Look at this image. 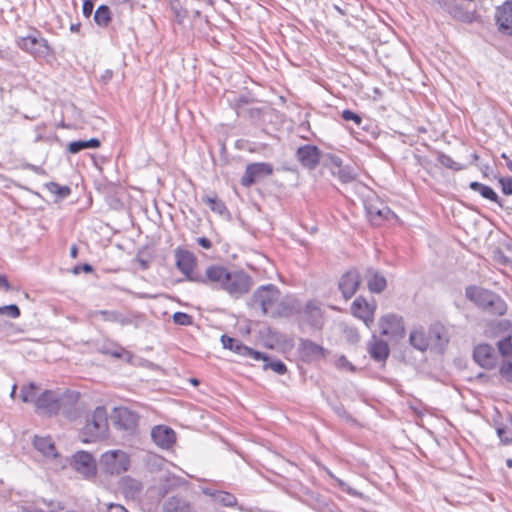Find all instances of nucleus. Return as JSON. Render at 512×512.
<instances>
[{"label": "nucleus", "mask_w": 512, "mask_h": 512, "mask_svg": "<svg viewBox=\"0 0 512 512\" xmlns=\"http://www.w3.org/2000/svg\"><path fill=\"white\" fill-rule=\"evenodd\" d=\"M465 296L479 309L490 315L503 316L507 311V304L504 299L488 289L469 286L465 290Z\"/></svg>", "instance_id": "f257e3e1"}, {"label": "nucleus", "mask_w": 512, "mask_h": 512, "mask_svg": "<svg viewBox=\"0 0 512 512\" xmlns=\"http://www.w3.org/2000/svg\"><path fill=\"white\" fill-rule=\"evenodd\" d=\"M108 415L103 406H98L86 418V424L82 429V441L84 443L96 442L108 436Z\"/></svg>", "instance_id": "f03ea898"}, {"label": "nucleus", "mask_w": 512, "mask_h": 512, "mask_svg": "<svg viewBox=\"0 0 512 512\" xmlns=\"http://www.w3.org/2000/svg\"><path fill=\"white\" fill-rule=\"evenodd\" d=\"M16 45L34 58H46L53 53L47 39L36 29H33L26 36L17 37Z\"/></svg>", "instance_id": "7ed1b4c3"}, {"label": "nucleus", "mask_w": 512, "mask_h": 512, "mask_svg": "<svg viewBox=\"0 0 512 512\" xmlns=\"http://www.w3.org/2000/svg\"><path fill=\"white\" fill-rule=\"evenodd\" d=\"M281 295L280 290L273 284L258 287L252 295L251 305L260 308L264 315L272 316Z\"/></svg>", "instance_id": "20e7f679"}, {"label": "nucleus", "mask_w": 512, "mask_h": 512, "mask_svg": "<svg viewBox=\"0 0 512 512\" xmlns=\"http://www.w3.org/2000/svg\"><path fill=\"white\" fill-rule=\"evenodd\" d=\"M100 465L106 474L119 475L129 469L130 459L122 450H111L102 454Z\"/></svg>", "instance_id": "39448f33"}, {"label": "nucleus", "mask_w": 512, "mask_h": 512, "mask_svg": "<svg viewBox=\"0 0 512 512\" xmlns=\"http://www.w3.org/2000/svg\"><path fill=\"white\" fill-rule=\"evenodd\" d=\"M253 285V280L244 270H230L225 292L234 299L247 294Z\"/></svg>", "instance_id": "423d86ee"}, {"label": "nucleus", "mask_w": 512, "mask_h": 512, "mask_svg": "<svg viewBox=\"0 0 512 512\" xmlns=\"http://www.w3.org/2000/svg\"><path fill=\"white\" fill-rule=\"evenodd\" d=\"M64 401V396L55 391L46 390L35 400L36 412L48 416L55 415L61 410Z\"/></svg>", "instance_id": "0eeeda50"}, {"label": "nucleus", "mask_w": 512, "mask_h": 512, "mask_svg": "<svg viewBox=\"0 0 512 512\" xmlns=\"http://www.w3.org/2000/svg\"><path fill=\"white\" fill-rule=\"evenodd\" d=\"M230 270L222 265H210L202 277H195L196 283L209 285L214 289L225 291Z\"/></svg>", "instance_id": "6e6552de"}, {"label": "nucleus", "mask_w": 512, "mask_h": 512, "mask_svg": "<svg viewBox=\"0 0 512 512\" xmlns=\"http://www.w3.org/2000/svg\"><path fill=\"white\" fill-rule=\"evenodd\" d=\"M365 210L370 223L374 226H380L384 221L397 218V215L378 199L366 200Z\"/></svg>", "instance_id": "1a4fd4ad"}, {"label": "nucleus", "mask_w": 512, "mask_h": 512, "mask_svg": "<svg viewBox=\"0 0 512 512\" xmlns=\"http://www.w3.org/2000/svg\"><path fill=\"white\" fill-rule=\"evenodd\" d=\"M72 467L85 479H93L97 474V465L92 454L86 451H78L72 457Z\"/></svg>", "instance_id": "9d476101"}, {"label": "nucleus", "mask_w": 512, "mask_h": 512, "mask_svg": "<svg viewBox=\"0 0 512 512\" xmlns=\"http://www.w3.org/2000/svg\"><path fill=\"white\" fill-rule=\"evenodd\" d=\"M273 173V166L270 163L258 162L246 166L244 175L241 178V185L250 187L257 181Z\"/></svg>", "instance_id": "9b49d317"}, {"label": "nucleus", "mask_w": 512, "mask_h": 512, "mask_svg": "<svg viewBox=\"0 0 512 512\" xmlns=\"http://www.w3.org/2000/svg\"><path fill=\"white\" fill-rule=\"evenodd\" d=\"M381 334L390 338H402L405 335L403 318L396 314H387L379 321Z\"/></svg>", "instance_id": "f8f14e48"}, {"label": "nucleus", "mask_w": 512, "mask_h": 512, "mask_svg": "<svg viewBox=\"0 0 512 512\" xmlns=\"http://www.w3.org/2000/svg\"><path fill=\"white\" fill-rule=\"evenodd\" d=\"M175 259L177 268L189 281L196 282L195 277H202V274L193 272L196 266V258L193 253L188 250L177 249L175 251Z\"/></svg>", "instance_id": "ddd939ff"}, {"label": "nucleus", "mask_w": 512, "mask_h": 512, "mask_svg": "<svg viewBox=\"0 0 512 512\" xmlns=\"http://www.w3.org/2000/svg\"><path fill=\"white\" fill-rule=\"evenodd\" d=\"M321 156V150L315 145L306 144L296 151L297 160L309 170H314L319 165Z\"/></svg>", "instance_id": "4468645a"}, {"label": "nucleus", "mask_w": 512, "mask_h": 512, "mask_svg": "<svg viewBox=\"0 0 512 512\" xmlns=\"http://www.w3.org/2000/svg\"><path fill=\"white\" fill-rule=\"evenodd\" d=\"M361 283L360 273L356 269L348 270L339 280L338 287L343 297L348 300L354 296Z\"/></svg>", "instance_id": "2eb2a0df"}, {"label": "nucleus", "mask_w": 512, "mask_h": 512, "mask_svg": "<svg viewBox=\"0 0 512 512\" xmlns=\"http://www.w3.org/2000/svg\"><path fill=\"white\" fill-rule=\"evenodd\" d=\"M473 358L477 364L485 369H492L497 364V354L489 344H479L474 348Z\"/></svg>", "instance_id": "dca6fc26"}, {"label": "nucleus", "mask_w": 512, "mask_h": 512, "mask_svg": "<svg viewBox=\"0 0 512 512\" xmlns=\"http://www.w3.org/2000/svg\"><path fill=\"white\" fill-rule=\"evenodd\" d=\"M300 311L301 305L294 296L286 295L282 297L280 295L271 317H290L292 315L298 314Z\"/></svg>", "instance_id": "f3484780"}, {"label": "nucleus", "mask_w": 512, "mask_h": 512, "mask_svg": "<svg viewBox=\"0 0 512 512\" xmlns=\"http://www.w3.org/2000/svg\"><path fill=\"white\" fill-rule=\"evenodd\" d=\"M299 353L306 362L318 361L327 356V350L308 339H301L299 344Z\"/></svg>", "instance_id": "a211bd4d"}, {"label": "nucleus", "mask_w": 512, "mask_h": 512, "mask_svg": "<svg viewBox=\"0 0 512 512\" xmlns=\"http://www.w3.org/2000/svg\"><path fill=\"white\" fill-rule=\"evenodd\" d=\"M495 20L501 33L512 35V1H505L496 8Z\"/></svg>", "instance_id": "6ab92c4d"}, {"label": "nucleus", "mask_w": 512, "mask_h": 512, "mask_svg": "<svg viewBox=\"0 0 512 512\" xmlns=\"http://www.w3.org/2000/svg\"><path fill=\"white\" fill-rule=\"evenodd\" d=\"M153 442L162 449H170L176 442L175 431L164 425L155 426L151 431Z\"/></svg>", "instance_id": "aec40b11"}, {"label": "nucleus", "mask_w": 512, "mask_h": 512, "mask_svg": "<svg viewBox=\"0 0 512 512\" xmlns=\"http://www.w3.org/2000/svg\"><path fill=\"white\" fill-rule=\"evenodd\" d=\"M115 425L119 429L134 431L138 426L139 416L128 408L115 409Z\"/></svg>", "instance_id": "412c9836"}, {"label": "nucleus", "mask_w": 512, "mask_h": 512, "mask_svg": "<svg viewBox=\"0 0 512 512\" xmlns=\"http://www.w3.org/2000/svg\"><path fill=\"white\" fill-rule=\"evenodd\" d=\"M352 314L366 325L373 322L374 308L363 297L356 298L351 305Z\"/></svg>", "instance_id": "4be33fe9"}, {"label": "nucleus", "mask_w": 512, "mask_h": 512, "mask_svg": "<svg viewBox=\"0 0 512 512\" xmlns=\"http://www.w3.org/2000/svg\"><path fill=\"white\" fill-rule=\"evenodd\" d=\"M120 489L126 499H139L143 490L142 483L130 476H125L120 481Z\"/></svg>", "instance_id": "5701e85b"}, {"label": "nucleus", "mask_w": 512, "mask_h": 512, "mask_svg": "<svg viewBox=\"0 0 512 512\" xmlns=\"http://www.w3.org/2000/svg\"><path fill=\"white\" fill-rule=\"evenodd\" d=\"M368 352L371 358L377 362L385 361L390 354L388 344L384 340L378 339L376 336H373L372 340L369 342Z\"/></svg>", "instance_id": "b1692460"}, {"label": "nucleus", "mask_w": 512, "mask_h": 512, "mask_svg": "<svg viewBox=\"0 0 512 512\" xmlns=\"http://www.w3.org/2000/svg\"><path fill=\"white\" fill-rule=\"evenodd\" d=\"M163 512H197L196 508L189 501L179 498L170 497L163 504Z\"/></svg>", "instance_id": "393cba45"}, {"label": "nucleus", "mask_w": 512, "mask_h": 512, "mask_svg": "<svg viewBox=\"0 0 512 512\" xmlns=\"http://www.w3.org/2000/svg\"><path fill=\"white\" fill-rule=\"evenodd\" d=\"M204 494L210 496L215 503L224 507H234L237 505V498L232 493L221 490L205 489Z\"/></svg>", "instance_id": "a878e982"}, {"label": "nucleus", "mask_w": 512, "mask_h": 512, "mask_svg": "<svg viewBox=\"0 0 512 512\" xmlns=\"http://www.w3.org/2000/svg\"><path fill=\"white\" fill-rule=\"evenodd\" d=\"M33 445L45 457L56 458L58 456L54 442L49 436H35L33 440Z\"/></svg>", "instance_id": "bb28decb"}, {"label": "nucleus", "mask_w": 512, "mask_h": 512, "mask_svg": "<svg viewBox=\"0 0 512 512\" xmlns=\"http://www.w3.org/2000/svg\"><path fill=\"white\" fill-rule=\"evenodd\" d=\"M409 343L415 349L424 352L430 346V339L422 328H416L410 332Z\"/></svg>", "instance_id": "cd10ccee"}, {"label": "nucleus", "mask_w": 512, "mask_h": 512, "mask_svg": "<svg viewBox=\"0 0 512 512\" xmlns=\"http://www.w3.org/2000/svg\"><path fill=\"white\" fill-rule=\"evenodd\" d=\"M367 286L372 293H381L387 286L386 278L375 270H368Z\"/></svg>", "instance_id": "c85d7f7f"}, {"label": "nucleus", "mask_w": 512, "mask_h": 512, "mask_svg": "<svg viewBox=\"0 0 512 512\" xmlns=\"http://www.w3.org/2000/svg\"><path fill=\"white\" fill-rule=\"evenodd\" d=\"M469 186L473 191L478 192L483 198L495 202L499 206H502L497 193L490 186L476 181L471 182Z\"/></svg>", "instance_id": "c756f323"}, {"label": "nucleus", "mask_w": 512, "mask_h": 512, "mask_svg": "<svg viewBox=\"0 0 512 512\" xmlns=\"http://www.w3.org/2000/svg\"><path fill=\"white\" fill-rule=\"evenodd\" d=\"M430 341H434L435 345L439 348H443L449 341L446 329L440 325L435 324L430 327Z\"/></svg>", "instance_id": "7c9ffc66"}, {"label": "nucleus", "mask_w": 512, "mask_h": 512, "mask_svg": "<svg viewBox=\"0 0 512 512\" xmlns=\"http://www.w3.org/2000/svg\"><path fill=\"white\" fill-rule=\"evenodd\" d=\"M100 146V141L97 138H91L89 140H78L70 142L68 145V151L71 154L79 153L84 149H94Z\"/></svg>", "instance_id": "2f4dec72"}, {"label": "nucleus", "mask_w": 512, "mask_h": 512, "mask_svg": "<svg viewBox=\"0 0 512 512\" xmlns=\"http://www.w3.org/2000/svg\"><path fill=\"white\" fill-rule=\"evenodd\" d=\"M235 353L243 357L251 358L255 361L268 360V356L250 347L245 346L242 342L239 344V346L235 347Z\"/></svg>", "instance_id": "473e14b6"}, {"label": "nucleus", "mask_w": 512, "mask_h": 512, "mask_svg": "<svg viewBox=\"0 0 512 512\" xmlns=\"http://www.w3.org/2000/svg\"><path fill=\"white\" fill-rule=\"evenodd\" d=\"M202 202L206 204L211 211L223 215L227 212V208L222 200H220L216 195L210 196L206 195L202 197Z\"/></svg>", "instance_id": "72a5a7b5"}, {"label": "nucleus", "mask_w": 512, "mask_h": 512, "mask_svg": "<svg viewBox=\"0 0 512 512\" xmlns=\"http://www.w3.org/2000/svg\"><path fill=\"white\" fill-rule=\"evenodd\" d=\"M111 11L107 5H100L94 13V21L100 27H107L111 22Z\"/></svg>", "instance_id": "f704fd0d"}, {"label": "nucleus", "mask_w": 512, "mask_h": 512, "mask_svg": "<svg viewBox=\"0 0 512 512\" xmlns=\"http://www.w3.org/2000/svg\"><path fill=\"white\" fill-rule=\"evenodd\" d=\"M38 389V386L34 382L24 385L20 391L21 400L25 403L33 402L35 404V400L38 398L36 397Z\"/></svg>", "instance_id": "c9c22d12"}, {"label": "nucleus", "mask_w": 512, "mask_h": 512, "mask_svg": "<svg viewBox=\"0 0 512 512\" xmlns=\"http://www.w3.org/2000/svg\"><path fill=\"white\" fill-rule=\"evenodd\" d=\"M45 188L51 193L57 196V200L67 198L71 194L69 186H61L56 182H49L45 184Z\"/></svg>", "instance_id": "e433bc0d"}, {"label": "nucleus", "mask_w": 512, "mask_h": 512, "mask_svg": "<svg viewBox=\"0 0 512 512\" xmlns=\"http://www.w3.org/2000/svg\"><path fill=\"white\" fill-rule=\"evenodd\" d=\"M305 313L309 315L312 320V324L316 327H320L321 310L315 301H309L305 305Z\"/></svg>", "instance_id": "4c0bfd02"}, {"label": "nucleus", "mask_w": 512, "mask_h": 512, "mask_svg": "<svg viewBox=\"0 0 512 512\" xmlns=\"http://www.w3.org/2000/svg\"><path fill=\"white\" fill-rule=\"evenodd\" d=\"M94 316H101L104 321L107 322H120L121 324H125L123 316L117 311L110 310H99L93 313Z\"/></svg>", "instance_id": "58836bf2"}, {"label": "nucleus", "mask_w": 512, "mask_h": 512, "mask_svg": "<svg viewBox=\"0 0 512 512\" xmlns=\"http://www.w3.org/2000/svg\"><path fill=\"white\" fill-rule=\"evenodd\" d=\"M263 362H264V365H263L264 370L271 369L272 371L276 372L279 375H283L287 371L286 365L281 360L270 359L268 357V360L263 361Z\"/></svg>", "instance_id": "ea45409f"}, {"label": "nucleus", "mask_w": 512, "mask_h": 512, "mask_svg": "<svg viewBox=\"0 0 512 512\" xmlns=\"http://www.w3.org/2000/svg\"><path fill=\"white\" fill-rule=\"evenodd\" d=\"M496 432L503 444L508 445L512 443V424L499 425L496 428Z\"/></svg>", "instance_id": "a19ab883"}, {"label": "nucleus", "mask_w": 512, "mask_h": 512, "mask_svg": "<svg viewBox=\"0 0 512 512\" xmlns=\"http://www.w3.org/2000/svg\"><path fill=\"white\" fill-rule=\"evenodd\" d=\"M437 160L442 166L448 169L454 171H459L462 169V166L459 163L455 162L449 155H446L443 152L437 153Z\"/></svg>", "instance_id": "79ce46f5"}, {"label": "nucleus", "mask_w": 512, "mask_h": 512, "mask_svg": "<svg viewBox=\"0 0 512 512\" xmlns=\"http://www.w3.org/2000/svg\"><path fill=\"white\" fill-rule=\"evenodd\" d=\"M171 11L173 12L175 21L179 24H182L184 19L187 16L186 10L182 8L178 1H171L170 3Z\"/></svg>", "instance_id": "37998d69"}, {"label": "nucleus", "mask_w": 512, "mask_h": 512, "mask_svg": "<svg viewBox=\"0 0 512 512\" xmlns=\"http://www.w3.org/2000/svg\"><path fill=\"white\" fill-rule=\"evenodd\" d=\"M498 351L502 356H508L512 354V340L511 336H507L497 343Z\"/></svg>", "instance_id": "c03bdc74"}, {"label": "nucleus", "mask_w": 512, "mask_h": 512, "mask_svg": "<svg viewBox=\"0 0 512 512\" xmlns=\"http://www.w3.org/2000/svg\"><path fill=\"white\" fill-rule=\"evenodd\" d=\"M173 322L181 326H190L193 324V317L184 312H175L172 316Z\"/></svg>", "instance_id": "a18cd8bd"}, {"label": "nucleus", "mask_w": 512, "mask_h": 512, "mask_svg": "<svg viewBox=\"0 0 512 512\" xmlns=\"http://www.w3.org/2000/svg\"><path fill=\"white\" fill-rule=\"evenodd\" d=\"M20 309L16 304L4 305L0 307V315L16 319L20 316Z\"/></svg>", "instance_id": "49530a36"}, {"label": "nucleus", "mask_w": 512, "mask_h": 512, "mask_svg": "<svg viewBox=\"0 0 512 512\" xmlns=\"http://www.w3.org/2000/svg\"><path fill=\"white\" fill-rule=\"evenodd\" d=\"M500 375L509 383H512V362L503 361L499 368Z\"/></svg>", "instance_id": "de8ad7c7"}, {"label": "nucleus", "mask_w": 512, "mask_h": 512, "mask_svg": "<svg viewBox=\"0 0 512 512\" xmlns=\"http://www.w3.org/2000/svg\"><path fill=\"white\" fill-rule=\"evenodd\" d=\"M221 342H222V345L225 349H229L231 351H234L235 352V347L236 346H239V344L241 343V341H239L238 339H235L233 337H229L227 335H222L221 336Z\"/></svg>", "instance_id": "09e8293b"}, {"label": "nucleus", "mask_w": 512, "mask_h": 512, "mask_svg": "<svg viewBox=\"0 0 512 512\" xmlns=\"http://www.w3.org/2000/svg\"><path fill=\"white\" fill-rule=\"evenodd\" d=\"M328 474H329V476H330L331 478H333V479L335 480V482L337 483V486H338L342 491H344V492L348 493L349 495H353V496L358 495V493H357L354 489H352V488H351V487H350L346 482H344L343 480H341V479L337 478L336 476H334V475L332 474V472H330V471H329V472H328Z\"/></svg>", "instance_id": "8fccbe9b"}, {"label": "nucleus", "mask_w": 512, "mask_h": 512, "mask_svg": "<svg viewBox=\"0 0 512 512\" xmlns=\"http://www.w3.org/2000/svg\"><path fill=\"white\" fill-rule=\"evenodd\" d=\"M342 118L345 121H353L358 126L362 123V117L359 114L348 109L342 111Z\"/></svg>", "instance_id": "3c124183"}, {"label": "nucleus", "mask_w": 512, "mask_h": 512, "mask_svg": "<svg viewBox=\"0 0 512 512\" xmlns=\"http://www.w3.org/2000/svg\"><path fill=\"white\" fill-rule=\"evenodd\" d=\"M336 366L339 369H347L350 371H355V367L353 366V364L343 355L337 359Z\"/></svg>", "instance_id": "603ef678"}, {"label": "nucleus", "mask_w": 512, "mask_h": 512, "mask_svg": "<svg viewBox=\"0 0 512 512\" xmlns=\"http://www.w3.org/2000/svg\"><path fill=\"white\" fill-rule=\"evenodd\" d=\"M103 353L111 355L115 358H122L125 354H128V352L123 347H116L114 349H105L103 350Z\"/></svg>", "instance_id": "864d4df0"}, {"label": "nucleus", "mask_w": 512, "mask_h": 512, "mask_svg": "<svg viewBox=\"0 0 512 512\" xmlns=\"http://www.w3.org/2000/svg\"><path fill=\"white\" fill-rule=\"evenodd\" d=\"M93 271V267L90 265V264H79V265H76L74 268H73V273L74 274H79L81 272H85V273H90Z\"/></svg>", "instance_id": "5fc2aeb1"}, {"label": "nucleus", "mask_w": 512, "mask_h": 512, "mask_svg": "<svg viewBox=\"0 0 512 512\" xmlns=\"http://www.w3.org/2000/svg\"><path fill=\"white\" fill-rule=\"evenodd\" d=\"M108 512H128V510L120 504L110 503L107 506Z\"/></svg>", "instance_id": "6e6d98bb"}, {"label": "nucleus", "mask_w": 512, "mask_h": 512, "mask_svg": "<svg viewBox=\"0 0 512 512\" xmlns=\"http://www.w3.org/2000/svg\"><path fill=\"white\" fill-rule=\"evenodd\" d=\"M196 241L204 249L208 250L212 247V242L206 237H198Z\"/></svg>", "instance_id": "4d7b16f0"}, {"label": "nucleus", "mask_w": 512, "mask_h": 512, "mask_svg": "<svg viewBox=\"0 0 512 512\" xmlns=\"http://www.w3.org/2000/svg\"><path fill=\"white\" fill-rule=\"evenodd\" d=\"M93 10V3L90 0H85L83 3V14L89 17Z\"/></svg>", "instance_id": "13d9d810"}, {"label": "nucleus", "mask_w": 512, "mask_h": 512, "mask_svg": "<svg viewBox=\"0 0 512 512\" xmlns=\"http://www.w3.org/2000/svg\"><path fill=\"white\" fill-rule=\"evenodd\" d=\"M499 183L501 184L503 194L509 196L512 195V186L506 183L503 179H499Z\"/></svg>", "instance_id": "bf43d9fd"}, {"label": "nucleus", "mask_w": 512, "mask_h": 512, "mask_svg": "<svg viewBox=\"0 0 512 512\" xmlns=\"http://www.w3.org/2000/svg\"><path fill=\"white\" fill-rule=\"evenodd\" d=\"M0 289H4L5 291H8L11 289L10 283L6 276L0 274Z\"/></svg>", "instance_id": "052dcab7"}, {"label": "nucleus", "mask_w": 512, "mask_h": 512, "mask_svg": "<svg viewBox=\"0 0 512 512\" xmlns=\"http://www.w3.org/2000/svg\"><path fill=\"white\" fill-rule=\"evenodd\" d=\"M340 179L343 182H350L353 180V176L349 172H345L344 170L340 171Z\"/></svg>", "instance_id": "680f3d73"}, {"label": "nucleus", "mask_w": 512, "mask_h": 512, "mask_svg": "<svg viewBox=\"0 0 512 512\" xmlns=\"http://www.w3.org/2000/svg\"><path fill=\"white\" fill-rule=\"evenodd\" d=\"M501 158L506 161L508 169L512 172V160L505 153H502Z\"/></svg>", "instance_id": "e2e57ef3"}, {"label": "nucleus", "mask_w": 512, "mask_h": 512, "mask_svg": "<svg viewBox=\"0 0 512 512\" xmlns=\"http://www.w3.org/2000/svg\"><path fill=\"white\" fill-rule=\"evenodd\" d=\"M77 254H78V248L76 245H72L71 248H70V256L72 258H76L77 257Z\"/></svg>", "instance_id": "0e129e2a"}, {"label": "nucleus", "mask_w": 512, "mask_h": 512, "mask_svg": "<svg viewBox=\"0 0 512 512\" xmlns=\"http://www.w3.org/2000/svg\"><path fill=\"white\" fill-rule=\"evenodd\" d=\"M70 30H71L72 32H78V31L80 30V24H79V23H77V24H72V25L70 26Z\"/></svg>", "instance_id": "69168bd1"}, {"label": "nucleus", "mask_w": 512, "mask_h": 512, "mask_svg": "<svg viewBox=\"0 0 512 512\" xmlns=\"http://www.w3.org/2000/svg\"><path fill=\"white\" fill-rule=\"evenodd\" d=\"M139 263H140V265H141V267H142L143 269L148 268V263H147V261H146V260L140 259V260H139Z\"/></svg>", "instance_id": "338daca9"}, {"label": "nucleus", "mask_w": 512, "mask_h": 512, "mask_svg": "<svg viewBox=\"0 0 512 512\" xmlns=\"http://www.w3.org/2000/svg\"><path fill=\"white\" fill-rule=\"evenodd\" d=\"M112 2L120 5L130 2V0H112Z\"/></svg>", "instance_id": "774afa93"}]
</instances>
